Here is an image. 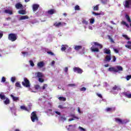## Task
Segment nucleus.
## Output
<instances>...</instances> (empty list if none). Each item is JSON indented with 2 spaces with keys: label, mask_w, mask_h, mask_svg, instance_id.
<instances>
[{
  "label": "nucleus",
  "mask_w": 131,
  "mask_h": 131,
  "mask_svg": "<svg viewBox=\"0 0 131 131\" xmlns=\"http://www.w3.org/2000/svg\"><path fill=\"white\" fill-rule=\"evenodd\" d=\"M110 72H119V71H123V68L121 66H117L115 67H111L108 69Z\"/></svg>",
  "instance_id": "f257e3e1"
},
{
  "label": "nucleus",
  "mask_w": 131,
  "mask_h": 131,
  "mask_svg": "<svg viewBox=\"0 0 131 131\" xmlns=\"http://www.w3.org/2000/svg\"><path fill=\"white\" fill-rule=\"evenodd\" d=\"M31 119L32 122H35V121H38V117L36 115V111L33 112L31 114Z\"/></svg>",
  "instance_id": "f03ea898"
},
{
  "label": "nucleus",
  "mask_w": 131,
  "mask_h": 131,
  "mask_svg": "<svg viewBox=\"0 0 131 131\" xmlns=\"http://www.w3.org/2000/svg\"><path fill=\"white\" fill-rule=\"evenodd\" d=\"M21 84L24 86L25 88H29L31 86L30 85V81L27 78H24V81L21 82Z\"/></svg>",
  "instance_id": "7ed1b4c3"
},
{
  "label": "nucleus",
  "mask_w": 131,
  "mask_h": 131,
  "mask_svg": "<svg viewBox=\"0 0 131 131\" xmlns=\"http://www.w3.org/2000/svg\"><path fill=\"white\" fill-rule=\"evenodd\" d=\"M8 39L11 41H15L17 40V34L14 33H10L8 35Z\"/></svg>",
  "instance_id": "20e7f679"
},
{
  "label": "nucleus",
  "mask_w": 131,
  "mask_h": 131,
  "mask_svg": "<svg viewBox=\"0 0 131 131\" xmlns=\"http://www.w3.org/2000/svg\"><path fill=\"white\" fill-rule=\"evenodd\" d=\"M124 6L126 9L131 8V0H126L124 3Z\"/></svg>",
  "instance_id": "39448f33"
},
{
  "label": "nucleus",
  "mask_w": 131,
  "mask_h": 131,
  "mask_svg": "<svg viewBox=\"0 0 131 131\" xmlns=\"http://www.w3.org/2000/svg\"><path fill=\"white\" fill-rule=\"evenodd\" d=\"M115 120L116 122L117 123H120L121 124H126L127 123V121H125L124 120H121V119L116 118H115Z\"/></svg>",
  "instance_id": "423d86ee"
},
{
  "label": "nucleus",
  "mask_w": 131,
  "mask_h": 131,
  "mask_svg": "<svg viewBox=\"0 0 131 131\" xmlns=\"http://www.w3.org/2000/svg\"><path fill=\"white\" fill-rule=\"evenodd\" d=\"M64 25H66V23H61V22H59V23H55L54 24V26H55V27L59 28L60 26H64Z\"/></svg>",
  "instance_id": "0eeeda50"
},
{
  "label": "nucleus",
  "mask_w": 131,
  "mask_h": 131,
  "mask_svg": "<svg viewBox=\"0 0 131 131\" xmlns=\"http://www.w3.org/2000/svg\"><path fill=\"white\" fill-rule=\"evenodd\" d=\"M73 71L77 73L81 74L82 73V70L79 68L74 67L73 68Z\"/></svg>",
  "instance_id": "6e6552de"
},
{
  "label": "nucleus",
  "mask_w": 131,
  "mask_h": 131,
  "mask_svg": "<svg viewBox=\"0 0 131 131\" xmlns=\"http://www.w3.org/2000/svg\"><path fill=\"white\" fill-rule=\"evenodd\" d=\"M115 91H121V88H120L119 86L115 85L114 87H113L112 91L115 92Z\"/></svg>",
  "instance_id": "1a4fd4ad"
},
{
  "label": "nucleus",
  "mask_w": 131,
  "mask_h": 131,
  "mask_svg": "<svg viewBox=\"0 0 131 131\" xmlns=\"http://www.w3.org/2000/svg\"><path fill=\"white\" fill-rule=\"evenodd\" d=\"M33 11L35 12L38 10V8H39V5L38 4H33L32 6Z\"/></svg>",
  "instance_id": "9d476101"
},
{
  "label": "nucleus",
  "mask_w": 131,
  "mask_h": 131,
  "mask_svg": "<svg viewBox=\"0 0 131 131\" xmlns=\"http://www.w3.org/2000/svg\"><path fill=\"white\" fill-rule=\"evenodd\" d=\"M91 50L92 51V52H94V53H98L99 52H100V50H99L98 49V48H95L94 46H93L91 48Z\"/></svg>",
  "instance_id": "9b49d317"
},
{
  "label": "nucleus",
  "mask_w": 131,
  "mask_h": 131,
  "mask_svg": "<svg viewBox=\"0 0 131 131\" xmlns=\"http://www.w3.org/2000/svg\"><path fill=\"white\" fill-rule=\"evenodd\" d=\"M93 43L95 46V47H98L99 49H103V45L99 43L98 42H93Z\"/></svg>",
  "instance_id": "f8f14e48"
},
{
  "label": "nucleus",
  "mask_w": 131,
  "mask_h": 131,
  "mask_svg": "<svg viewBox=\"0 0 131 131\" xmlns=\"http://www.w3.org/2000/svg\"><path fill=\"white\" fill-rule=\"evenodd\" d=\"M48 15H53V14H55L56 13V10L54 9H51L47 11Z\"/></svg>",
  "instance_id": "ddd939ff"
},
{
  "label": "nucleus",
  "mask_w": 131,
  "mask_h": 131,
  "mask_svg": "<svg viewBox=\"0 0 131 131\" xmlns=\"http://www.w3.org/2000/svg\"><path fill=\"white\" fill-rule=\"evenodd\" d=\"M110 61H111V55H106L105 57L104 61L110 62Z\"/></svg>",
  "instance_id": "4468645a"
},
{
  "label": "nucleus",
  "mask_w": 131,
  "mask_h": 131,
  "mask_svg": "<svg viewBox=\"0 0 131 131\" xmlns=\"http://www.w3.org/2000/svg\"><path fill=\"white\" fill-rule=\"evenodd\" d=\"M67 48H68V45H61V51L62 52H64V51H66V50H67Z\"/></svg>",
  "instance_id": "2eb2a0df"
},
{
  "label": "nucleus",
  "mask_w": 131,
  "mask_h": 131,
  "mask_svg": "<svg viewBox=\"0 0 131 131\" xmlns=\"http://www.w3.org/2000/svg\"><path fill=\"white\" fill-rule=\"evenodd\" d=\"M37 66L39 67V68H42V67L45 66V63L43 61H40L38 62Z\"/></svg>",
  "instance_id": "dca6fc26"
},
{
  "label": "nucleus",
  "mask_w": 131,
  "mask_h": 131,
  "mask_svg": "<svg viewBox=\"0 0 131 131\" xmlns=\"http://www.w3.org/2000/svg\"><path fill=\"white\" fill-rule=\"evenodd\" d=\"M15 8L18 9H21V8H23V5L20 3H16L15 4Z\"/></svg>",
  "instance_id": "f3484780"
},
{
  "label": "nucleus",
  "mask_w": 131,
  "mask_h": 131,
  "mask_svg": "<svg viewBox=\"0 0 131 131\" xmlns=\"http://www.w3.org/2000/svg\"><path fill=\"white\" fill-rule=\"evenodd\" d=\"M104 54H107V55H111V50L109 49H107V48H105L104 49Z\"/></svg>",
  "instance_id": "a211bd4d"
},
{
  "label": "nucleus",
  "mask_w": 131,
  "mask_h": 131,
  "mask_svg": "<svg viewBox=\"0 0 131 131\" xmlns=\"http://www.w3.org/2000/svg\"><path fill=\"white\" fill-rule=\"evenodd\" d=\"M26 19H29V17L27 15H23L19 18V20H26Z\"/></svg>",
  "instance_id": "6ab92c4d"
},
{
  "label": "nucleus",
  "mask_w": 131,
  "mask_h": 131,
  "mask_svg": "<svg viewBox=\"0 0 131 131\" xmlns=\"http://www.w3.org/2000/svg\"><path fill=\"white\" fill-rule=\"evenodd\" d=\"M10 97L12 98L13 101H14L15 102H16V101H19V97H15L13 95H11Z\"/></svg>",
  "instance_id": "aec40b11"
},
{
  "label": "nucleus",
  "mask_w": 131,
  "mask_h": 131,
  "mask_svg": "<svg viewBox=\"0 0 131 131\" xmlns=\"http://www.w3.org/2000/svg\"><path fill=\"white\" fill-rule=\"evenodd\" d=\"M20 109H21L22 110H25V111H29L30 110H31V107H30L29 108V110H28V108H27V107H26V106H20Z\"/></svg>",
  "instance_id": "412c9836"
},
{
  "label": "nucleus",
  "mask_w": 131,
  "mask_h": 131,
  "mask_svg": "<svg viewBox=\"0 0 131 131\" xmlns=\"http://www.w3.org/2000/svg\"><path fill=\"white\" fill-rule=\"evenodd\" d=\"M4 13L6 14H9V15H13V11L10 10H5Z\"/></svg>",
  "instance_id": "4be33fe9"
},
{
  "label": "nucleus",
  "mask_w": 131,
  "mask_h": 131,
  "mask_svg": "<svg viewBox=\"0 0 131 131\" xmlns=\"http://www.w3.org/2000/svg\"><path fill=\"white\" fill-rule=\"evenodd\" d=\"M75 51H79V50H81L82 49V46H76L74 48Z\"/></svg>",
  "instance_id": "5701e85b"
},
{
  "label": "nucleus",
  "mask_w": 131,
  "mask_h": 131,
  "mask_svg": "<svg viewBox=\"0 0 131 131\" xmlns=\"http://www.w3.org/2000/svg\"><path fill=\"white\" fill-rule=\"evenodd\" d=\"M37 77H38L39 78L43 77V75L42 74V73L39 72L37 73Z\"/></svg>",
  "instance_id": "b1692460"
},
{
  "label": "nucleus",
  "mask_w": 131,
  "mask_h": 131,
  "mask_svg": "<svg viewBox=\"0 0 131 131\" xmlns=\"http://www.w3.org/2000/svg\"><path fill=\"white\" fill-rule=\"evenodd\" d=\"M18 13H19L20 15H26V11L21 10L18 11Z\"/></svg>",
  "instance_id": "393cba45"
},
{
  "label": "nucleus",
  "mask_w": 131,
  "mask_h": 131,
  "mask_svg": "<svg viewBox=\"0 0 131 131\" xmlns=\"http://www.w3.org/2000/svg\"><path fill=\"white\" fill-rule=\"evenodd\" d=\"M125 18L126 19L127 21L129 22V23H131L130 17L128 15H125Z\"/></svg>",
  "instance_id": "a878e982"
},
{
  "label": "nucleus",
  "mask_w": 131,
  "mask_h": 131,
  "mask_svg": "<svg viewBox=\"0 0 131 131\" xmlns=\"http://www.w3.org/2000/svg\"><path fill=\"white\" fill-rule=\"evenodd\" d=\"M4 103L5 104V105H8L10 104V99H9V98H6V100L4 101Z\"/></svg>",
  "instance_id": "bb28decb"
},
{
  "label": "nucleus",
  "mask_w": 131,
  "mask_h": 131,
  "mask_svg": "<svg viewBox=\"0 0 131 131\" xmlns=\"http://www.w3.org/2000/svg\"><path fill=\"white\" fill-rule=\"evenodd\" d=\"M124 95L126 98H128V99H131V94H127V93L125 92Z\"/></svg>",
  "instance_id": "cd10ccee"
},
{
  "label": "nucleus",
  "mask_w": 131,
  "mask_h": 131,
  "mask_svg": "<svg viewBox=\"0 0 131 131\" xmlns=\"http://www.w3.org/2000/svg\"><path fill=\"white\" fill-rule=\"evenodd\" d=\"M58 100H59V101H62L63 102H65V101H66V98L63 97H59L58 98Z\"/></svg>",
  "instance_id": "c85d7f7f"
},
{
  "label": "nucleus",
  "mask_w": 131,
  "mask_h": 131,
  "mask_svg": "<svg viewBox=\"0 0 131 131\" xmlns=\"http://www.w3.org/2000/svg\"><path fill=\"white\" fill-rule=\"evenodd\" d=\"M94 11H99V5H97L96 6L93 7Z\"/></svg>",
  "instance_id": "c756f323"
},
{
  "label": "nucleus",
  "mask_w": 131,
  "mask_h": 131,
  "mask_svg": "<svg viewBox=\"0 0 131 131\" xmlns=\"http://www.w3.org/2000/svg\"><path fill=\"white\" fill-rule=\"evenodd\" d=\"M122 24H123V25H125L126 27H127V28L129 27V26L128 25V24H127V23H126V22L124 21H122Z\"/></svg>",
  "instance_id": "7c9ffc66"
},
{
  "label": "nucleus",
  "mask_w": 131,
  "mask_h": 131,
  "mask_svg": "<svg viewBox=\"0 0 131 131\" xmlns=\"http://www.w3.org/2000/svg\"><path fill=\"white\" fill-rule=\"evenodd\" d=\"M122 36H123V37H124V38H125V39H127V40H129L130 39V38L128 37V36H127V35H126L123 34Z\"/></svg>",
  "instance_id": "2f4dec72"
},
{
  "label": "nucleus",
  "mask_w": 131,
  "mask_h": 131,
  "mask_svg": "<svg viewBox=\"0 0 131 131\" xmlns=\"http://www.w3.org/2000/svg\"><path fill=\"white\" fill-rule=\"evenodd\" d=\"M10 111H11L12 113L13 112H15L16 111V109L15 107H10Z\"/></svg>",
  "instance_id": "473e14b6"
},
{
  "label": "nucleus",
  "mask_w": 131,
  "mask_h": 131,
  "mask_svg": "<svg viewBox=\"0 0 131 131\" xmlns=\"http://www.w3.org/2000/svg\"><path fill=\"white\" fill-rule=\"evenodd\" d=\"M60 120H61V121H65V120H66V117H65V116H62L60 117Z\"/></svg>",
  "instance_id": "72a5a7b5"
},
{
  "label": "nucleus",
  "mask_w": 131,
  "mask_h": 131,
  "mask_svg": "<svg viewBox=\"0 0 131 131\" xmlns=\"http://www.w3.org/2000/svg\"><path fill=\"white\" fill-rule=\"evenodd\" d=\"M75 11H79V10H80V7H79V6L76 5L75 6Z\"/></svg>",
  "instance_id": "f704fd0d"
},
{
  "label": "nucleus",
  "mask_w": 131,
  "mask_h": 131,
  "mask_svg": "<svg viewBox=\"0 0 131 131\" xmlns=\"http://www.w3.org/2000/svg\"><path fill=\"white\" fill-rule=\"evenodd\" d=\"M15 86H16V88H21V84L18 82H17L15 83Z\"/></svg>",
  "instance_id": "c9c22d12"
},
{
  "label": "nucleus",
  "mask_w": 131,
  "mask_h": 131,
  "mask_svg": "<svg viewBox=\"0 0 131 131\" xmlns=\"http://www.w3.org/2000/svg\"><path fill=\"white\" fill-rule=\"evenodd\" d=\"M0 98L1 100H6V96L5 95H3L2 94H0Z\"/></svg>",
  "instance_id": "e433bc0d"
},
{
  "label": "nucleus",
  "mask_w": 131,
  "mask_h": 131,
  "mask_svg": "<svg viewBox=\"0 0 131 131\" xmlns=\"http://www.w3.org/2000/svg\"><path fill=\"white\" fill-rule=\"evenodd\" d=\"M90 24H94L95 23V19L91 18L90 19Z\"/></svg>",
  "instance_id": "4c0bfd02"
},
{
  "label": "nucleus",
  "mask_w": 131,
  "mask_h": 131,
  "mask_svg": "<svg viewBox=\"0 0 131 131\" xmlns=\"http://www.w3.org/2000/svg\"><path fill=\"white\" fill-rule=\"evenodd\" d=\"M92 14L93 15H95V16H100V15H101V13H96L95 12H92Z\"/></svg>",
  "instance_id": "58836bf2"
},
{
  "label": "nucleus",
  "mask_w": 131,
  "mask_h": 131,
  "mask_svg": "<svg viewBox=\"0 0 131 131\" xmlns=\"http://www.w3.org/2000/svg\"><path fill=\"white\" fill-rule=\"evenodd\" d=\"M82 23H83V24H85V25H88V24H89V22L85 19L82 20Z\"/></svg>",
  "instance_id": "ea45409f"
},
{
  "label": "nucleus",
  "mask_w": 131,
  "mask_h": 131,
  "mask_svg": "<svg viewBox=\"0 0 131 131\" xmlns=\"http://www.w3.org/2000/svg\"><path fill=\"white\" fill-rule=\"evenodd\" d=\"M80 91L81 92H85V91H86V88H85V87H83V88L80 89Z\"/></svg>",
  "instance_id": "a19ab883"
},
{
  "label": "nucleus",
  "mask_w": 131,
  "mask_h": 131,
  "mask_svg": "<svg viewBox=\"0 0 131 131\" xmlns=\"http://www.w3.org/2000/svg\"><path fill=\"white\" fill-rule=\"evenodd\" d=\"M113 108L112 107H107L106 110V111H107V112H110L111 111H112Z\"/></svg>",
  "instance_id": "79ce46f5"
},
{
  "label": "nucleus",
  "mask_w": 131,
  "mask_h": 131,
  "mask_svg": "<svg viewBox=\"0 0 131 131\" xmlns=\"http://www.w3.org/2000/svg\"><path fill=\"white\" fill-rule=\"evenodd\" d=\"M109 39L111 42H112L113 43H115V41L113 40V38H111L110 36H109Z\"/></svg>",
  "instance_id": "37998d69"
},
{
  "label": "nucleus",
  "mask_w": 131,
  "mask_h": 131,
  "mask_svg": "<svg viewBox=\"0 0 131 131\" xmlns=\"http://www.w3.org/2000/svg\"><path fill=\"white\" fill-rule=\"evenodd\" d=\"M29 62L32 67H33L34 66V63H33V61L32 60H30Z\"/></svg>",
  "instance_id": "c03bdc74"
},
{
  "label": "nucleus",
  "mask_w": 131,
  "mask_h": 131,
  "mask_svg": "<svg viewBox=\"0 0 131 131\" xmlns=\"http://www.w3.org/2000/svg\"><path fill=\"white\" fill-rule=\"evenodd\" d=\"M11 80L12 82H15V81H16V78H15V77H12L11 78Z\"/></svg>",
  "instance_id": "a18cd8bd"
},
{
  "label": "nucleus",
  "mask_w": 131,
  "mask_h": 131,
  "mask_svg": "<svg viewBox=\"0 0 131 131\" xmlns=\"http://www.w3.org/2000/svg\"><path fill=\"white\" fill-rule=\"evenodd\" d=\"M101 3L103 4V5H106L107 4V0H100Z\"/></svg>",
  "instance_id": "49530a36"
},
{
  "label": "nucleus",
  "mask_w": 131,
  "mask_h": 131,
  "mask_svg": "<svg viewBox=\"0 0 131 131\" xmlns=\"http://www.w3.org/2000/svg\"><path fill=\"white\" fill-rule=\"evenodd\" d=\"M4 36V32L0 31V39Z\"/></svg>",
  "instance_id": "de8ad7c7"
},
{
  "label": "nucleus",
  "mask_w": 131,
  "mask_h": 131,
  "mask_svg": "<svg viewBox=\"0 0 131 131\" xmlns=\"http://www.w3.org/2000/svg\"><path fill=\"white\" fill-rule=\"evenodd\" d=\"M38 81H39V82H43V81H45V80H43V79L41 78H38Z\"/></svg>",
  "instance_id": "09e8293b"
},
{
  "label": "nucleus",
  "mask_w": 131,
  "mask_h": 131,
  "mask_svg": "<svg viewBox=\"0 0 131 131\" xmlns=\"http://www.w3.org/2000/svg\"><path fill=\"white\" fill-rule=\"evenodd\" d=\"M46 88H48V84H44L42 88V90H46Z\"/></svg>",
  "instance_id": "8fccbe9b"
},
{
  "label": "nucleus",
  "mask_w": 131,
  "mask_h": 131,
  "mask_svg": "<svg viewBox=\"0 0 131 131\" xmlns=\"http://www.w3.org/2000/svg\"><path fill=\"white\" fill-rule=\"evenodd\" d=\"M96 95L97 96H98V97H99V98H100V99H103V96H102V94L97 93Z\"/></svg>",
  "instance_id": "3c124183"
},
{
  "label": "nucleus",
  "mask_w": 131,
  "mask_h": 131,
  "mask_svg": "<svg viewBox=\"0 0 131 131\" xmlns=\"http://www.w3.org/2000/svg\"><path fill=\"white\" fill-rule=\"evenodd\" d=\"M130 78H131V75H127L126 77V80H129V79H130Z\"/></svg>",
  "instance_id": "603ef678"
},
{
  "label": "nucleus",
  "mask_w": 131,
  "mask_h": 131,
  "mask_svg": "<svg viewBox=\"0 0 131 131\" xmlns=\"http://www.w3.org/2000/svg\"><path fill=\"white\" fill-rule=\"evenodd\" d=\"M35 89L36 90H39V89H40V86H39V85H36L35 86Z\"/></svg>",
  "instance_id": "864d4df0"
},
{
  "label": "nucleus",
  "mask_w": 131,
  "mask_h": 131,
  "mask_svg": "<svg viewBox=\"0 0 131 131\" xmlns=\"http://www.w3.org/2000/svg\"><path fill=\"white\" fill-rule=\"evenodd\" d=\"M47 54H49V55H51V56H54V53L51 51H48Z\"/></svg>",
  "instance_id": "5fc2aeb1"
},
{
  "label": "nucleus",
  "mask_w": 131,
  "mask_h": 131,
  "mask_svg": "<svg viewBox=\"0 0 131 131\" xmlns=\"http://www.w3.org/2000/svg\"><path fill=\"white\" fill-rule=\"evenodd\" d=\"M1 82H6V78L5 77H2Z\"/></svg>",
  "instance_id": "6e6d98bb"
},
{
  "label": "nucleus",
  "mask_w": 131,
  "mask_h": 131,
  "mask_svg": "<svg viewBox=\"0 0 131 131\" xmlns=\"http://www.w3.org/2000/svg\"><path fill=\"white\" fill-rule=\"evenodd\" d=\"M76 84H69L68 85V86H71V87H73V86H76Z\"/></svg>",
  "instance_id": "4d7b16f0"
},
{
  "label": "nucleus",
  "mask_w": 131,
  "mask_h": 131,
  "mask_svg": "<svg viewBox=\"0 0 131 131\" xmlns=\"http://www.w3.org/2000/svg\"><path fill=\"white\" fill-rule=\"evenodd\" d=\"M125 48H127V49H129V50H131V46L130 45H125Z\"/></svg>",
  "instance_id": "13d9d810"
},
{
  "label": "nucleus",
  "mask_w": 131,
  "mask_h": 131,
  "mask_svg": "<svg viewBox=\"0 0 131 131\" xmlns=\"http://www.w3.org/2000/svg\"><path fill=\"white\" fill-rule=\"evenodd\" d=\"M58 108H59L60 109H64V108H66V107H64L63 106V105H58Z\"/></svg>",
  "instance_id": "bf43d9fd"
},
{
  "label": "nucleus",
  "mask_w": 131,
  "mask_h": 131,
  "mask_svg": "<svg viewBox=\"0 0 131 131\" xmlns=\"http://www.w3.org/2000/svg\"><path fill=\"white\" fill-rule=\"evenodd\" d=\"M113 59L112 60V62H115L116 61V57L115 56H113Z\"/></svg>",
  "instance_id": "052dcab7"
},
{
  "label": "nucleus",
  "mask_w": 131,
  "mask_h": 131,
  "mask_svg": "<svg viewBox=\"0 0 131 131\" xmlns=\"http://www.w3.org/2000/svg\"><path fill=\"white\" fill-rule=\"evenodd\" d=\"M114 51L115 53H116V54H118V53H119V51H118V50H117L116 49H114Z\"/></svg>",
  "instance_id": "680f3d73"
},
{
  "label": "nucleus",
  "mask_w": 131,
  "mask_h": 131,
  "mask_svg": "<svg viewBox=\"0 0 131 131\" xmlns=\"http://www.w3.org/2000/svg\"><path fill=\"white\" fill-rule=\"evenodd\" d=\"M79 129H81V130H83V131H85V129L83 128L81 126H79Z\"/></svg>",
  "instance_id": "e2e57ef3"
},
{
  "label": "nucleus",
  "mask_w": 131,
  "mask_h": 131,
  "mask_svg": "<svg viewBox=\"0 0 131 131\" xmlns=\"http://www.w3.org/2000/svg\"><path fill=\"white\" fill-rule=\"evenodd\" d=\"M64 72L66 73H67L68 72V67H66L64 69Z\"/></svg>",
  "instance_id": "0e129e2a"
},
{
  "label": "nucleus",
  "mask_w": 131,
  "mask_h": 131,
  "mask_svg": "<svg viewBox=\"0 0 131 131\" xmlns=\"http://www.w3.org/2000/svg\"><path fill=\"white\" fill-rule=\"evenodd\" d=\"M54 113H56V114H57V115H61V113L57 111H55Z\"/></svg>",
  "instance_id": "69168bd1"
},
{
  "label": "nucleus",
  "mask_w": 131,
  "mask_h": 131,
  "mask_svg": "<svg viewBox=\"0 0 131 131\" xmlns=\"http://www.w3.org/2000/svg\"><path fill=\"white\" fill-rule=\"evenodd\" d=\"M21 54H23V55H28V52H22Z\"/></svg>",
  "instance_id": "338daca9"
},
{
  "label": "nucleus",
  "mask_w": 131,
  "mask_h": 131,
  "mask_svg": "<svg viewBox=\"0 0 131 131\" xmlns=\"http://www.w3.org/2000/svg\"><path fill=\"white\" fill-rule=\"evenodd\" d=\"M78 112L80 114L81 113V111H80V108L79 107H78Z\"/></svg>",
  "instance_id": "774afa93"
}]
</instances>
